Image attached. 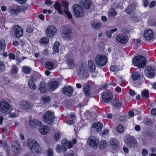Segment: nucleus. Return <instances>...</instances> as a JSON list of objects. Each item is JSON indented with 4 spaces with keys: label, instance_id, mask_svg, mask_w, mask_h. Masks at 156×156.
<instances>
[{
    "label": "nucleus",
    "instance_id": "nucleus-14",
    "mask_svg": "<svg viewBox=\"0 0 156 156\" xmlns=\"http://www.w3.org/2000/svg\"><path fill=\"white\" fill-rule=\"evenodd\" d=\"M50 130V128L49 126L42 125L40 127L39 131L41 134L46 135L49 133Z\"/></svg>",
    "mask_w": 156,
    "mask_h": 156
},
{
    "label": "nucleus",
    "instance_id": "nucleus-15",
    "mask_svg": "<svg viewBox=\"0 0 156 156\" xmlns=\"http://www.w3.org/2000/svg\"><path fill=\"white\" fill-rule=\"evenodd\" d=\"M19 6L16 5H14L13 6L10 7L9 12L11 15L17 14L18 12H19Z\"/></svg>",
    "mask_w": 156,
    "mask_h": 156
},
{
    "label": "nucleus",
    "instance_id": "nucleus-5",
    "mask_svg": "<svg viewBox=\"0 0 156 156\" xmlns=\"http://www.w3.org/2000/svg\"><path fill=\"white\" fill-rule=\"evenodd\" d=\"M95 61L96 64L100 66H104L107 61L106 57L103 55H98L95 57Z\"/></svg>",
    "mask_w": 156,
    "mask_h": 156
},
{
    "label": "nucleus",
    "instance_id": "nucleus-17",
    "mask_svg": "<svg viewBox=\"0 0 156 156\" xmlns=\"http://www.w3.org/2000/svg\"><path fill=\"white\" fill-rule=\"evenodd\" d=\"M59 83L57 81H52L48 83L49 89L51 91H53L57 88L59 86Z\"/></svg>",
    "mask_w": 156,
    "mask_h": 156
},
{
    "label": "nucleus",
    "instance_id": "nucleus-7",
    "mask_svg": "<svg viewBox=\"0 0 156 156\" xmlns=\"http://www.w3.org/2000/svg\"><path fill=\"white\" fill-rule=\"evenodd\" d=\"M113 98L112 94L109 91L104 92L102 95L103 101L106 103H109Z\"/></svg>",
    "mask_w": 156,
    "mask_h": 156
},
{
    "label": "nucleus",
    "instance_id": "nucleus-54",
    "mask_svg": "<svg viewBox=\"0 0 156 156\" xmlns=\"http://www.w3.org/2000/svg\"><path fill=\"white\" fill-rule=\"evenodd\" d=\"M62 5L65 9H68V4L67 2L64 1L62 2Z\"/></svg>",
    "mask_w": 156,
    "mask_h": 156
},
{
    "label": "nucleus",
    "instance_id": "nucleus-63",
    "mask_svg": "<svg viewBox=\"0 0 156 156\" xmlns=\"http://www.w3.org/2000/svg\"><path fill=\"white\" fill-rule=\"evenodd\" d=\"M9 56L10 58H12L13 59H15V55L14 54L12 53H10L9 54Z\"/></svg>",
    "mask_w": 156,
    "mask_h": 156
},
{
    "label": "nucleus",
    "instance_id": "nucleus-47",
    "mask_svg": "<svg viewBox=\"0 0 156 156\" xmlns=\"http://www.w3.org/2000/svg\"><path fill=\"white\" fill-rule=\"evenodd\" d=\"M110 70L113 72L119 71L120 69L117 66H112L110 67Z\"/></svg>",
    "mask_w": 156,
    "mask_h": 156
},
{
    "label": "nucleus",
    "instance_id": "nucleus-56",
    "mask_svg": "<svg viewBox=\"0 0 156 156\" xmlns=\"http://www.w3.org/2000/svg\"><path fill=\"white\" fill-rule=\"evenodd\" d=\"M100 145L101 146H106L107 145V142L106 140H102L100 142Z\"/></svg>",
    "mask_w": 156,
    "mask_h": 156
},
{
    "label": "nucleus",
    "instance_id": "nucleus-29",
    "mask_svg": "<svg viewBox=\"0 0 156 156\" xmlns=\"http://www.w3.org/2000/svg\"><path fill=\"white\" fill-rule=\"evenodd\" d=\"M136 8V5H132L128 6L125 10L126 12L127 13L130 14L133 11H134Z\"/></svg>",
    "mask_w": 156,
    "mask_h": 156
},
{
    "label": "nucleus",
    "instance_id": "nucleus-9",
    "mask_svg": "<svg viewBox=\"0 0 156 156\" xmlns=\"http://www.w3.org/2000/svg\"><path fill=\"white\" fill-rule=\"evenodd\" d=\"M144 72L146 76L149 78H152L154 75L153 70L150 66H147L145 67Z\"/></svg>",
    "mask_w": 156,
    "mask_h": 156
},
{
    "label": "nucleus",
    "instance_id": "nucleus-33",
    "mask_svg": "<svg viewBox=\"0 0 156 156\" xmlns=\"http://www.w3.org/2000/svg\"><path fill=\"white\" fill-rule=\"evenodd\" d=\"M28 85L29 87L33 90H35L37 88V86L32 80H29L28 82Z\"/></svg>",
    "mask_w": 156,
    "mask_h": 156
},
{
    "label": "nucleus",
    "instance_id": "nucleus-62",
    "mask_svg": "<svg viewBox=\"0 0 156 156\" xmlns=\"http://www.w3.org/2000/svg\"><path fill=\"white\" fill-rule=\"evenodd\" d=\"M129 93L130 95L133 96L135 94V93L134 90H130L129 91Z\"/></svg>",
    "mask_w": 156,
    "mask_h": 156
},
{
    "label": "nucleus",
    "instance_id": "nucleus-25",
    "mask_svg": "<svg viewBox=\"0 0 156 156\" xmlns=\"http://www.w3.org/2000/svg\"><path fill=\"white\" fill-rule=\"evenodd\" d=\"M27 144L29 146H38L39 145L38 143L32 139H28L27 141Z\"/></svg>",
    "mask_w": 156,
    "mask_h": 156
},
{
    "label": "nucleus",
    "instance_id": "nucleus-57",
    "mask_svg": "<svg viewBox=\"0 0 156 156\" xmlns=\"http://www.w3.org/2000/svg\"><path fill=\"white\" fill-rule=\"evenodd\" d=\"M19 145V142L17 141H14L12 144V146H18Z\"/></svg>",
    "mask_w": 156,
    "mask_h": 156
},
{
    "label": "nucleus",
    "instance_id": "nucleus-26",
    "mask_svg": "<svg viewBox=\"0 0 156 156\" xmlns=\"http://www.w3.org/2000/svg\"><path fill=\"white\" fill-rule=\"evenodd\" d=\"M54 6L55 8L58 11V13L61 14H63V10L62 8V5L59 2H55Z\"/></svg>",
    "mask_w": 156,
    "mask_h": 156
},
{
    "label": "nucleus",
    "instance_id": "nucleus-59",
    "mask_svg": "<svg viewBox=\"0 0 156 156\" xmlns=\"http://www.w3.org/2000/svg\"><path fill=\"white\" fill-rule=\"evenodd\" d=\"M143 3L144 6L146 7L149 4V1L148 0H144Z\"/></svg>",
    "mask_w": 156,
    "mask_h": 156
},
{
    "label": "nucleus",
    "instance_id": "nucleus-16",
    "mask_svg": "<svg viewBox=\"0 0 156 156\" xmlns=\"http://www.w3.org/2000/svg\"><path fill=\"white\" fill-rule=\"evenodd\" d=\"M62 92L65 95L70 96L73 94V89L71 87L69 86H66L64 88Z\"/></svg>",
    "mask_w": 156,
    "mask_h": 156
},
{
    "label": "nucleus",
    "instance_id": "nucleus-19",
    "mask_svg": "<svg viewBox=\"0 0 156 156\" xmlns=\"http://www.w3.org/2000/svg\"><path fill=\"white\" fill-rule=\"evenodd\" d=\"M122 105V101L119 99H114L112 102V105L116 108H120Z\"/></svg>",
    "mask_w": 156,
    "mask_h": 156
},
{
    "label": "nucleus",
    "instance_id": "nucleus-8",
    "mask_svg": "<svg viewBox=\"0 0 156 156\" xmlns=\"http://www.w3.org/2000/svg\"><path fill=\"white\" fill-rule=\"evenodd\" d=\"M63 28L62 32L63 34L64 35L65 39L68 41L70 40L71 38L72 30L66 27H64Z\"/></svg>",
    "mask_w": 156,
    "mask_h": 156
},
{
    "label": "nucleus",
    "instance_id": "nucleus-28",
    "mask_svg": "<svg viewBox=\"0 0 156 156\" xmlns=\"http://www.w3.org/2000/svg\"><path fill=\"white\" fill-rule=\"evenodd\" d=\"M83 91L86 96H89L90 95V86L85 84L83 87Z\"/></svg>",
    "mask_w": 156,
    "mask_h": 156
},
{
    "label": "nucleus",
    "instance_id": "nucleus-43",
    "mask_svg": "<svg viewBox=\"0 0 156 156\" xmlns=\"http://www.w3.org/2000/svg\"><path fill=\"white\" fill-rule=\"evenodd\" d=\"M63 12L69 19H72V16L68 9H64Z\"/></svg>",
    "mask_w": 156,
    "mask_h": 156
},
{
    "label": "nucleus",
    "instance_id": "nucleus-22",
    "mask_svg": "<svg viewBox=\"0 0 156 156\" xmlns=\"http://www.w3.org/2000/svg\"><path fill=\"white\" fill-rule=\"evenodd\" d=\"M29 123L30 125L32 127H35L36 126H41L42 124L41 122L35 119H30Z\"/></svg>",
    "mask_w": 156,
    "mask_h": 156
},
{
    "label": "nucleus",
    "instance_id": "nucleus-42",
    "mask_svg": "<svg viewBox=\"0 0 156 156\" xmlns=\"http://www.w3.org/2000/svg\"><path fill=\"white\" fill-rule=\"evenodd\" d=\"M110 143L111 145L113 146H117L118 145V141L114 139H112L110 140Z\"/></svg>",
    "mask_w": 156,
    "mask_h": 156
},
{
    "label": "nucleus",
    "instance_id": "nucleus-48",
    "mask_svg": "<svg viewBox=\"0 0 156 156\" xmlns=\"http://www.w3.org/2000/svg\"><path fill=\"white\" fill-rule=\"evenodd\" d=\"M5 69V66L4 62L0 61V72H2Z\"/></svg>",
    "mask_w": 156,
    "mask_h": 156
},
{
    "label": "nucleus",
    "instance_id": "nucleus-32",
    "mask_svg": "<svg viewBox=\"0 0 156 156\" xmlns=\"http://www.w3.org/2000/svg\"><path fill=\"white\" fill-rule=\"evenodd\" d=\"M128 141L129 142L127 145H129L130 146H133L135 145H137V142L133 138H131L128 139Z\"/></svg>",
    "mask_w": 156,
    "mask_h": 156
},
{
    "label": "nucleus",
    "instance_id": "nucleus-64",
    "mask_svg": "<svg viewBox=\"0 0 156 156\" xmlns=\"http://www.w3.org/2000/svg\"><path fill=\"white\" fill-rule=\"evenodd\" d=\"M48 156H52L53 155V151L51 149H49L48 151Z\"/></svg>",
    "mask_w": 156,
    "mask_h": 156
},
{
    "label": "nucleus",
    "instance_id": "nucleus-37",
    "mask_svg": "<svg viewBox=\"0 0 156 156\" xmlns=\"http://www.w3.org/2000/svg\"><path fill=\"white\" fill-rule=\"evenodd\" d=\"M73 60L72 59H69L68 60V66L70 69H73L75 67V65L73 63Z\"/></svg>",
    "mask_w": 156,
    "mask_h": 156
},
{
    "label": "nucleus",
    "instance_id": "nucleus-6",
    "mask_svg": "<svg viewBox=\"0 0 156 156\" xmlns=\"http://www.w3.org/2000/svg\"><path fill=\"white\" fill-rule=\"evenodd\" d=\"M57 32V29L53 25L49 26L45 31V33L47 36L52 37L56 34Z\"/></svg>",
    "mask_w": 156,
    "mask_h": 156
},
{
    "label": "nucleus",
    "instance_id": "nucleus-1",
    "mask_svg": "<svg viewBox=\"0 0 156 156\" xmlns=\"http://www.w3.org/2000/svg\"><path fill=\"white\" fill-rule=\"evenodd\" d=\"M147 60L145 58L141 55H137L135 57L133 60L134 65L139 68L144 67L146 64Z\"/></svg>",
    "mask_w": 156,
    "mask_h": 156
},
{
    "label": "nucleus",
    "instance_id": "nucleus-34",
    "mask_svg": "<svg viewBox=\"0 0 156 156\" xmlns=\"http://www.w3.org/2000/svg\"><path fill=\"white\" fill-rule=\"evenodd\" d=\"M60 44L58 41H56L53 46V49L54 51L56 53H58L59 51V47Z\"/></svg>",
    "mask_w": 156,
    "mask_h": 156
},
{
    "label": "nucleus",
    "instance_id": "nucleus-49",
    "mask_svg": "<svg viewBox=\"0 0 156 156\" xmlns=\"http://www.w3.org/2000/svg\"><path fill=\"white\" fill-rule=\"evenodd\" d=\"M62 146H69V143L67 140L64 139L62 140Z\"/></svg>",
    "mask_w": 156,
    "mask_h": 156
},
{
    "label": "nucleus",
    "instance_id": "nucleus-52",
    "mask_svg": "<svg viewBox=\"0 0 156 156\" xmlns=\"http://www.w3.org/2000/svg\"><path fill=\"white\" fill-rule=\"evenodd\" d=\"M117 130L118 132L120 133H121L123 131L124 128L122 125H119L117 127Z\"/></svg>",
    "mask_w": 156,
    "mask_h": 156
},
{
    "label": "nucleus",
    "instance_id": "nucleus-36",
    "mask_svg": "<svg viewBox=\"0 0 156 156\" xmlns=\"http://www.w3.org/2000/svg\"><path fill=\"white\" fill-rule=\"evenodd\" d=\"M49 39L47 37H45L41 39L40 40V42L42 44H47L49 42Z\"/></svg>",
    "mask_w": 156,
    "mask_h": 156
},
{
    "label": "nucleus",
    "instance_id": "nucleus-53",
    "mask_svg": "<svg viewBox=\"0 0 156 156\" xmlns=\"http://www.w3.org/2000/svg\"><path fill=\"white\" fill-rule=\"evenodd\" d=\"M60 134L59 132L56 133L54 136V139L56 141H57L58 140L59 137H60Z\"/></svg>",
    "mask_w": 156,
    "mask_h": 156
},
{
    "label": "nucleus",
    "instance_id": "nucleus-20",
    "mask_svg": "<svg viewBox=\"0 0 156 156\" xmlns=\"http://www.w3.org/2000/svg\"><path fill=\"white\" fill-rule=\"evenodd\" d=\"M20 107L22 109L27 110H31L32 107L27 102H23L20 104Z\"/></svg>",
    "mask_w": 156,
    "mask_h": 156
},
{
    "label": "nucleus",
    "instance_id": "nucleus-30",
    "mask_svg": "<svg viewBox=\"0 0 156 156\" xmlns=\"http://www.w3.org/2000/svg\"><path fill=\"white\" fill-rule=\"evenodd\" d=\"M29 147L32 152L35 154L39 153L41 151L40 147Z\"/></svg>",
    "mask_w": 156,
    "mask_h": 156
},
{
    "label": "nucleus",
    "instance_id": "nucleus-40",
    "mask_svg": "<svg viewBox=\"0 0 156 156\" xmlns=\"http://www.w3.org/2000/svg\"><path fill=\"white\" fill-rule=\"evenodd\" d=\"M67 148L65 147H57L56 148V151L58 153H61L64 152L66 150Z\"/></svg>",
    "mask_w": 156,
    "mask_h": 156
},
{
    "label": "nucleus",
    "instance_id": "nucleus-39",
    "mask_svg": "<svg viewBox=\"0 0 156 156\" xmlns=\"http://www.w3.org/2000/svg\"><path fill=\"white\" fill-rule=\"evenodd\" d=\"M23 72L25 74H29L30 73L31 69L27 66H25L22 68Z\"/></svg>",
    "mask_w": 156,
    "mask_h": 156
},
{
    "label": "nucleus",
    "instance_id": "nucleus-12",
    "mask_svg": "<svg viewBox=\"0 0 156 156\" xmlns=\"http://www.w3.org/2000/svg\"><path fill=\"white\" fill-rule=\"evenodd\" d=\"M116 40L121 43L125 44L128 42V37L126 35L119 34L116 37Z\"/></svg>",
    "mask_w": 156,
    "mask_h": 156
},
{
    "label": "nucleus",
    "instance_id": "nucleus-44",
    "mask_svg": "<svg viewBox=\"0 0 156 156\" xmlns=\"http://www.w3.org/2000/svg\"><path fill=\"white\" fill-rule=\"evenodd\" d=\"M30 7L29 6H22L20 7V8L19 7V12H25V11L27 9L29 8Z\"/></svg>",
    "mask_w": 156,
    "mask_h": 156
},
{
    "label": "nucleus",
    "instance_id": "nucleus-55",
    "mask_svg": "<svg viewBox=\"0 0 156 156\" xmlns=\"http://www.w3.org/2000/svg\"><path fill=\"white\" fill-rule=\"evenodd\" d=\"M42 100L44 102L46 103L49 101L50 98L48 97L45 96L43 97Z\"/></svg>",
    "mask_w": 156,
    "mask_h": 156
},
{
    "label": "nucleus",
    "instance_id": "nucleus-35",
    "mask_svg": "<svg viewBox=\"0 0 156 156\" xmlns=\"http://www.w3.org/2000/svg\"><path fill=\"white\" fill-rule=\"evenodd\" d=\"M141 94L142 97L145 99H147L149 97L148 91L146 89H145L142 91Z\"/></svg>",
    "mask_w": 156,
    "mask_h": 156
},
{
    "label": "nucleus",
    "instance_id": "nucleus-51",
    "mask_svg": "<svg viewBox=\"0 0 156 156\" xmlns=\"http://www.w3.org/2000/svg\"><path fill=\"white\" fill-rule=\"evenodd\" d=\"M108 14L111 16H115L117 14V12L114 9H112L109 12Z\"/></svg>",
    "mask_w": 156,
    "mask_h": 156
},
{
    "label": "nucleus",
    "instance_id": "nucleus-41",
    "mask_svg": "<svg viewBox=\"0 0 156 156\" xmlns=\"http://www.w3.org/2000/svg\"><path fill=\"white\" fill-rule=\"evenodd\" d=\"M5 41L2 40L0 41V51L2 50L4 51L5 48Z\"/></svg>",
    "mask_w": 156,
    "mask_h": 156
},
{
    "label": "nucleus",
    "instance_id": "nucleus-60",
    "mask_svg": "<svg viewBox=\"0 0 156 156\" xmlns=\"http://www.w3.org/2000/svg\"><path fill=\"white\" fill-rule=\"evenodd\" d=\"M1 143L2 144L1 146H6L8 145L7 144V142L5 140H1Z\"/></svg>",
    "mask_w": 156,
    "mask_h": 156
},
{
    "label": "nucleus",
    "instance_id": "nucleus-23",
    "mask_svg": "<svg viewBox=\"0 0 156 156\" xmlns=\"http://www.w3.org/2000/svg\"><path fill=\"white\" fill-rule=\"evenodd\" d=\"M46 84L44 81H41L40 83L39 90L40 92L42 93L46 92L47 88Z\"/></svg>",
    "mask_w": 156,
    "mask_h": 156
},
{
    "label": "nucleus",
    "instance_id": "nucleus-11",
    "mask_svg": "<svg viewBox=\"0 0 156 156\" xmlns=\"http://www.w3.org/2000/svg\"><path fill=\"white\" fill-rule=\"evenodd\" d=\"M13 31L16 36L18 37H21L23 34L22 28L18 25H16L14 27Z\"/></svg>",
    "mask_w": 156,
    "mask_h": 156
},
{
    "label": "nucleus",
    "instance_id": "nucleus-58",
    "mask_svg": "<svg viewBox=\"0 0 156 156\" xmlns=\"http://www.w3.org/2000/svg\"><path fill=\"white\" fill-rule=\"evenodd\" d=\"M33 28H32L31 27H28L26 30V31L27 32H28L29 33H30L32 32H33Z\"/></svg>",
    "mask_w": 156,
    "mask_h": 156
},
{
    "label": "nucleus",
    "instance_id": "nucleus-18",
    "mask_svg": "<svg viewBox=\"0 0 156 156\" xmlns=\"http://www.w3.org/2000/svg\"><path fill=\"white\" fill-rule=\"evenodd\" d=\"M9 152L17 154L21 152L22 149L20 147H10Z\"/></svg>",
    "mask_w": 156,
    "mask_h": 156
},
{
    "label": "nucleus",
    "instance_id": "nucleus-13",
    "mask_svg": "<svg viewBox=\"0 0 156 156\" xmlns=\"http://www.w3.org/2000/svg\"><path fill=\"white\" fill-rule=\"evenodd\" d=\"M144 35L146 40H150L153 37V33L151 30H147L144 31Z\"/></svg>",
    "mask_w": 156,
    "mask_h": 156
},
{
    "label": "nucleus",
    "instance_id": "nucleus-27",
    "mask_svg": "<svg viewBox=\"0 0 156 156\" xmlns=\"http://www.w3.org/2000/svg\"><path fill=\"white\" fill-rule=\"evenodd\" d=\"M92 126L96 131L98 132L101 130L102 128V124L101 123L98 122L94 123L92 125Z\"/></svg>",
    "mask_w": 156,
    "mask_h": 156
},
{
    "label": "nucleus",
    "instance_id": "nucleus-31",
    "mask_svg": "<svg viewBox=\"0 0 156 156\" xmlns=\"http://www.w3.org/2000/svg\"><path fill=\"white\" fill-rule=\"evenodd\" d=\"M44 66L46 68L49 70L52 69H54V63L50 62H47L44 64Z\"/></svg>",
    "mask_w": 156,
    "mask_h": 156
},
{
    "label": "nucleus",
    "instance_id": "nucleus-3",
    "mask_svg": "<svg viewBox=\"0 0 156 156\" xmlns=\"http://www.w3.org/2000/svg\"><path fill=\"white\" fill-rule=\"evenodd\" d=\"M12 110V107L6 101H2L0 103V110L2 112L8 114L11 112Z\"/></svg>",
    "mask_w": 156,
    "mask_h": 156
},
{
    "label": "nucleus",
    "instance_id": "nucleus-21",
    "mask_svg": "<svg viewBox=\"0 0 156 156\" xmlns=\"http://www.w3.org/2000/svg\"><path fill=\"white\" fill-rule=\"evenodd\" d=\"M80 3L85 9H89L92 2L91 0H81Z\"/></svg>",
    "mask_w": 156,
    "mask_h": 156
},
{
    "label": "nucleus",
    "instance_id": "nucleus-4",
    "mask_svg": "<svg viewBox=\"0 0 156 156\" xmlns=\"http://www.w3.org/2000/svg\"><path fill=\"white\" fill-rule=\"evenodd\" d=\"M74 15L76 18L82 17L84 14V10L83 8L80 5L75 4L73 6Z\"/></svg>",
    "mask_w": 156,
    "mask_h": 156
},
{
    "label": "nucleus",
    "instance_id": "nucleus-2",
    "mask_svg": "<svg viewBox=\"0 0 156 156\" xmlns=\"http://www.w3.org/2000/svg\"><path fill=\"white\" fill-rule=\"evenodd\" d=\"M55 118L54 113L51 111H48L44 114L43 120L47 124L51 125L54 122Z\"/></svg>",
    "mask_w": 156,
    "mask_h": 156
},
{
    "label": "nucleus",
    "instance_id": "nucleus-50",
    "mask_svg": "<svg viewBox=\"0 0 156 156\" xmlns=\"http://www.w3.org/2000/svg\"><path fill=\"white\" fill-rule=\"evenodd\" d=\"M76 142L75 139H72L69 141V144L68 146H72L76 143Z\"/></svg>",
    "mask_w": 156,
    "mask_h": 156
},
{
    "label": "nucleus",
    "instance_id": "nucleus-38",
    "mask_svg": "<svg viewBox=\"0 0 156 156\" xmlns=\"http://www.w3.org/2000/svg\"><path fill=\"white\" fill-rule=\"evenodd\" d=\"M92 26L94 29H97L100 28L102 26V24L99 22L98 23L94 22L92 24Z\"/></svg>",
    "mask_w": 156,
    "mask_h": 156
},
{
    "label": "nucleus",
    "instance_id": "nucleus-10",
    "mask_svg": "<svg viewBox=\"0 0 156 156\" xmlns=\"http://www.w3.org/2000/svg\"><path fill=\"white\" fill-rule=\"evenodd\" d=\"M88 144L91 146H97L99 140L94 136H90L87 140Z\"/></svg>",
    "mask_w": 156,
    "mask_h": 156
},
{
    "label": "nucleus",
    "instance_id": "nucleus-45",
    "mask_svg": "<svg viewBox=\"0 0 156 156\" xmlns=\"http://www.w3.org/2000/svg\"><path fill=\"white\" fill-rule=\"evenodd\" d=\"M18 69L17 67L13 66L11 69V72L12 74H16L17 73Z\"/></svg>",
    "mask_w": 156,
    "mask_h": 156
},
{
    "label": "nucleus",
    "instance_id": "nucleus-46",
    "mask_svg": "<svg viewBox=\"0 0 156 156\" xmlns=\"http://www.w3.org/2000/svg\"><path fill=\"white\" fill-rule=\"evenodd\" d=\"M140 77L139 73H134L132 74V79L133 80H136L138 79Z\"/></svg>",
    "mask_w": 156,
    "mask_h": 156
},
{
    "label": "nucleus",
    "instance_id": "nucleus-61",
    "mask_svg": "<svg viewBox=\"0 0 156 156\" xmlns=\"http://www.w3.org/2000/svg\"><path fill=\"white\" fill-rule=\"evenodd\" d=\"M142 154L143 155L146 156L148 154L147 151L145 149H144L142 150Z\"/></svg>",
    "mask_w": 156,
    "mask_h": 156
},
{
    "label": "nucleus",
    "instance_id": "nucleus-24",
    "mask_svg": "<svg viewBox=\"0 0 156 156\" xmlns=\"http://www.w3.org/2000/svg\"><path fill=\"white\" fill-rule=\"evenodd\" d=\"M88 66L90 71L91 72L94 73L95 70V66L93 62L89 60L88 62Z\"/></svg>",
    "mask_w": 156,
    "mask_h": 156
}]
</instances>
